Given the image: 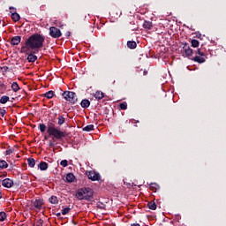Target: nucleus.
Wrapping results in <instances>:
<instances>
[{
  "label": "nucleus",
  "instance_id": "nucleus-10",
  "mask_svg": "<svg viewBox=\"0 0 226 226\" xmlns=\"http://www.w3.org/2000/svg\"><path fill=\"white\" fill-rule=\"evenodd\" d=\"M22 41V37L20 36H14L11 39L10 43L11 45H19V43H20V41Z\"/></svg>",
  "mask_w": 226,
  "mask_h": 226
},
{
  "label": "nucleus",
  "instance_id": "nucleus-8",
  "mask_svg": "<svg viewBox=\"0 0 226 226\" xmlns=\"http://www.w3.org/2000/svg\"><path fill=\"white\" fill-rule=\"evenodd\" d=\"M184 50H185V54L187 57H190V56H192V54H193V49H192V48H190V45H188V43L185 44Z\"/></svg>",
  "mask_w": 226,
  "mask_h": 226
},
{
  "label": "nucleus",
  "instance_id": "nucleus-11",
  "mask_svg": "<svg viewBox=\"0 0 226 226\" xmlns=\"http://www.w3.org/2000/svg\"><path fill=\"white\" fill-rule=\"evenodd\" d=\"M11 89L13 93H19V91H20V87L19 86V83L14 81L11 86Z\"/></svg>",
  "mask_w": 226,
  "mask_h": 226
},
{
  "label": "nucleus",
  "instance_id": "nucleus-38",
  "mask_svg": "<svg viewBox=\"0 0 226 226\" xmlns=\"http://www.w3.org/2000/svg\"><path fill=\"white\" fill-rule=\"evenodd\" d=\"M0 116L1 117H4V116H6V109H4V108H0Z\"/></svg>",
  "mask_w": 226,
  "mask_h": 226
},
{
  "label": "nucleus",
  "instance_id": "nucleus-53",
  "mask_svg": "<svg viewBox=\"0 0 226 226\" xmlns=\"http://www.w3.org/2000/svg\"><path fill=\"white\" fill-rule=\"evenodd\" d=\"M0 24H1V20H0Z\"/></svg>",
  "mask_w": 226,
  "mask_h": 226
},
{
  "label": "nucleus",
  "instance_id": "nucleus-2",
  "mask_svg": "<svg viewBox=\"0 0 226 226\" xmlns=\"http://www.w3.org/2000/svg\"><path fill=\"white\" fill-rule=\"evenodd\" d=\"M47 133L49 135V137H54V139H56V140H63V139L66 137V132L56 128V124L52 122L48 123Z\"/></svg>",
  "mask_w": 226,
  "mask_h": 226
},
{
  "label": "nucleus",
  "instance_id": "nucleus-13",
  "mask_svg": "<svg viewBox=\"0 0 226 226\" xmlns=\"http://www.w3.org/2000/svg\"><path fill=\"white\" fill-rule=\"evenodd\" d=\"M80 105L82 109H88V107L91 105V102L87 99H83L80 102Z\"/></svg>",
  "mask_w": 226,
  "mask_h": 226
},
{
  "label": "nucleus",
  "instance_id": "nucleus-49",
  "mask_svg": "<svg viewBox=\"0 0 226 226\" xmlns=\"http://www.w3.org/2000/svg\"><path fill=\"white\" fill-rule=\"evenodd\" d=\"M10 10H15V8H13V7H10Z\"/></svg>",
  "mask_w": 226,
  "mask_h": 226
},
{
  "label": "nucleus",
  "instance_id": "nucleus-16",
  "mask_svg": "<svg viewBox=\"0 0 226 226\" xmlns=\"http://www.w3.org/2000/svg\"><path fill=\"white\" fill-rule=\"evenodd\" d=\"M65 179L67 183H73V181H75V175H73V173H68Z\"/></svg>",
  "mask_w": 226,
  "mask_h": 226
},
{
  "label": "nucleus",
  "instance_id": "nucleus-35",
  "mask_svg": "<svg viewBox=\"0 0 226 226\" xmlns=\"http://www.w3.org/2000/svg\"><path fill=\"white\" fill-rule=\"evenodd\" d=\"M0 88H1V91H6V89H8V86H6L4 82L0 80Z\"/></svg>",
  "mask_w": 226,
  "mask_h": 226
},
{
  "label": "nucleus",
  "instance_id": "nucleus-34",
  "mask_svg": "<svg viewBox=\"0 0 226 226\" xmlns=\"http://www.w3.org/2000/svg\"><path fill=\"white\" fill-rule=\"evenodd\" d=\"M191 43H192V47H193L194 49H197V47H199L200 45L199 41H197L196 39L192 40Z\"/></svg>",
  "mask_w": 226,
  "mask_h": 226
},
{
  "label": "nucleus",
  "instance_id": "nucleus-31",
  "mask_svg": "<svg viewBox=\"0 0 226 226\" xmlns=\"http://www.w3.org/2000/svg\"><path fill=\"white\" fill-rule=\"evenodd\" d=\"M119 108L120 110H126V109H128V103L126 102H121Z\"/></svg>",
  "mask_w": 226,
  "mask_h": 226
},
{
  "label": "nucleus",
  "instance_id": "nucleus-36",
  "mask_svg": "<svg viewBox=\"0 0 226 226\" xmlns=\"http://www.w3.org/2000/svg\"><path fill=\"white\" fill-rule=\"evenodd\" d=\"M4 220H6V213L0 212V222H4Z\"/></svg>",
  "mask_w": 226,
  "mask_h": 226
},
{
  "label": "nucleus",
  "instance_id": "nucleus-27",
  "mask_svg": "<svg viewBox=\"0 0 226 226\" xmlns=\"http://www.w3.org/2000/svg\"><path fill=\"white\" fill-rule=\"evenodd\" d=\"M45 98H48V100H50L54 98V91L50 90L44 94Z\"/></svg>",
  "mask_w": 226,
  "mask_h": 226
},
{
  "label": "nucleus",
  "instance_id": "nucleus-46",
  "mask_svg": "<svg viewBox=\"0 0 226 226\" xmlns=\"http://www.w3.org/2000/svg\"><path fill=\"white\" fill-rule=\"evenodd\" d=\"M143 75H147V71H144Z\"/></svg>",
  "mask_w": 226,
  "mask_h": 226
},
{
  "label": "nucleus",
  "instance_id": "nucleus-19",
  "mask_svg": "<svg viewBox=\"0 0 226 226\" xmlns=\"http://www.w3.org/2000/svg\"><path fill=\"white\" fill-rule=\"evenodd\" d=\"M11 19L13 20V22H19V20H20V15L17 12H13L11 15Z\"/></svg>",
  "mask_w": 226,
  "mask_h": 226
},
{
  "label": "nucleus",
  "instance_id": "nucleus-14",
  "mask_svg": "<svg viewBox=\"0 0 226 226\" xmlns=\"http://www.w3.org/2000/svg\"><path fill=\"white\" fill-rule=\"evenodd\" d=\"M38 169H40V170H47V169H49V163L46 162H41L38 164Z\"/></svg>",
  "mask_w": 226,
  "mask_h": 226
},
{
  "label": "nucleus",
  "instance_id": "nucleus-7",
  "mask_svg": "<svg viewBox=\"0 0 226 226\" xmlns=\"http://www.w3.org/2000/svg\"><path fill=\"white\" fill-rule=\"evenodd\" d=\"M14 183L11 178H4L2 181V186L4 188H11L13 186Z\"/></svg>",
  "mask_w": 226,
  "mask_h": 226
},
{
  "label": "nucleus",
  "instance_id": "nucleus-40",
  "mask_svg": "<svg viewBox=\"0 0 226 226\" xmlns=\"http://www.w3.org/2000/svg\"><path fill=\"white\" fill-rule=\"evenodd\" d=\"M60 165H61L62 167H68V161H66V160L61 161V162H60Z\"/></svg>",
  "mask_w": 226,
  "mask_h": 226
},
{
  "label": "nucleus",
  "instance_id": "nucleus-24",
  "mask_svg": "<svg viewBox=\"0 0 226 226\" xmlns=\"http://www.w3.org/2000/svg\"><path fill=\"white\" fill-rule=\"evenodd\" d=\"M49 201L50 202V204H59V200L57 199L56 196L52 195L49 199Z\"/></svg>",
  "mask_w": 226,
  "mask_h": 226
},
{
  "label": "nucleus",
  "instance_id": "nucleus-21",
  "mask_svg": "<svg viewBox=\"0 0 226 226\" xmlns=\"http://www.w3.org/2000/svg\"><path fill=\"white\" fill-rule=\"evenodd\" d=\"M127 47L128 49H137V42H135V41H127Z\"/></svg>",
  "mask_w": 226,
  "mask_h": 226
},
{
  "label": "nucleus",
  "instance_id": "nucleus-41",
  "mask_svg": "<svg viewBox=\"0 0 226 226\" xmlns=\"http://www.w3.org/2000/svg\"><path fill=\"white\" fill-rule=\"evenodd\" d=\"M36 226H43V220L42 219H39L36 222Z\"/></svg>",
  "mask_w": 226,
  "mask_h": 226
},
{
  "label": "nucleus",
  "instance_id": "nucleus-4",
  "mask_svg": "<svg viewBox=\"0 0 226 226\" xmlns=\"http://www.w3.org/2000/svg\"><path fill=\"white\" fill-rule=\"evenodd\" d=\"M62 96H64L66 102H69V103H72V105H75L76 102L79 101V98L77 97V94L72 91H64L62 94Z\"/></svg>",
  "mask_w": 226,
  "mask_h": 226
},
{
  "label": "nucleus",
  "instance_id": "nucleus-37",
  "mask_svg": "<svg viewBox=\"0 0 226 226\" xmlns=\"http://www.w3.org/2000/svg\"><path fill=\"white\" fill-rule=\"evenodd\" d=\"M70 211H72V208L70 207H65L64 209H62V215H68V213H70Z\"/></svg>",
  "mask_w": 226,
  "mask_h": 226
},
{
  "label": "nucleus",
  "instance_id": "nucleus-32",
  "mask_svg": "<svg viewBox=\"0 0 226 226\" xmlns=\"http://www.w3.org/2000/svg\"><path fill=\"white\" fill-rule=\"evenodd\" d=\"M38 128L41 133H45V130H47V125H45V124H40Z\"/></svg>",
  "mask_w": 226,
  "mask_h": 226
},
{
  "label": "nucleus",
  "instance_id": "nucleus-12",
  "mask_svg": "<svg viewBox=\"0 0 226 226\" xmlns=\"http://www.w3.org/2000/svg\"><path fill=\"white\" fill-rule=\"evenodd\" d=\"M94 96L96 100H102V98H105V94L102 91H96Z\"/></svg>",
  "mask_w": 226,
  "mask_h": 226
},
{
  "label": "nucleus",
  "instance_id": "nucleus-20",
  "mask_svg": "<svg viewBox=\"0 0 226 226\" xmlns=\"http://www.w3.org/2000/svg\"><path fill=\"white\" fill-rule=\"evenodd\" d=\"M143 27H144V29H149V30L153 29V22H151V21H145L143 23Z\"/></svg>",
  "mask_w": 226,
  "mask_h": 226
},
{
  "label": "nucleus",
  "instance_id": "nucleus-5",
  "mask_svg": "<svg viewBox=\"0 0 226 226\" xmlns=\"http://www.w3.org/2000/svg\"><path fill=\"white\" fill-rule=\"evenodd\" d=\"M86 175L91 181H100V179H102L100 173L94 170L86 171Z\"/></svg>",
  "mask_w": 226,
  "mask_h": 226
},
{
  "label": "nucleus",
  "instance_id": "nucleus-29",
  "mask_svg": "<svg viewBox=\"0 0 226 226\" xmlns=\"http://www.w3.org/2000/svg\"><path fill=\"white\" fill-rule=\"evenodd\" d=\"M0 169H8V162L4 160H0Z\"/></svg>",
  "mask_w": 226,
  "mask_h": 226
},
{
  "label": "nucleus",
  "instance_id": "nucleus-42",
  "mask_svg": "<svg viewBox=\"0 0 226 226\" xmlns=\"http://www.w3.org/2000/svg\"><path fill=\"white\" fill-rule=\"evenodd\" d=\"M8 176V173L6 172H0V177H6Z\"/></svg>",
  "mask_w": 226,
  "mask_h": 226
},
{
  "label": "nucleus",
  "instance_id": "nucleus-52",
  "mask_svg": "<svg viewBox=\"0 0 226 226\" xmlns=\"http://www.w3.org/2000/svg\"><path fill=\"white\" fill-rule=\"evenodd\" d=\"M44 139H45V140H47V137H45Z\"/></svg>",
  "mask_w": 226,
  "mask_h": 226
},
{
  "label": "nucleus",
  "instance_id": "nucleus-1",
  "mask_svg": "<svg viewBox=\"0 0 226 226\" xmlns=\"http://www.w3.org/2000/svg\"><path fill=\"white\" fill-rule=\"evenodd\" d=\"M43 43H45V36L41 34H34L26 40L20 52L23 54L27 50H34V54H38L40 49H43Z\"/></svg>",
  "mask_w": 226,
  "mask_h": 226
},
{
  "label": "nucleus",
  "instance_id": "nucleus-43",
  "mask_svg": "<svg viewBox=\"0 0 226 226\" xmlns=\"http://www.w3.org/2000/svg\"><path fill=\"white\" fill-rule=\"evenodd\" d=\"M56 145L54 144V142L49 141V147H54Z\"/></svg>",
  "mask_w": 226,
  "mask_h": 226
},
{
  "label": "nucleus",
  "instance_id": "nucleus-51",
  "mask_svg": "<svg viewBox=\"0 0 226 226\" xmlns=\"http://www.w3.org/2000/svg\"><path fill=\"white\" fill-rule=\"evenodd\" d=\"M67 34H70V32H67Z\"/></svg>",
  "mask_w": 226,
  "mask_h": 226
},
{
  "label": "nucleus",
  "instance_id": "nucleus-22",
  "mask_svg": "<svg viewBox=\"0 0 226 226\" xmlns=\"http://www.w3.org/2000/svg\"><path fill=\"white\" fill-rule=\"evenodd\" d=\"M8 102H10V97L8 95H3L0 98V103H2V105H4L5 103H8Z\"/></svg>",
  "mask_w": 226,
  "mask_h": 226
},
{
  "label": "nucleus",
  "instance_id": "nucleus-44",
  "mask_svg": "<svg viewBox=\"0 0 226 226\" xmlns=\"http://www.w3.org/2000/svg\"><path fill=\"white\" fill-rule=\"evenodd\" d=\"M131 226H140V224H139V223H132V224H131Z\"/></svg>",
  "mask_w": 226,
  "mask_h": 226
},
{
  "label": "nucleus",
  "instance_id": "nucleus-25",
  "mask_svg": "<svg viewBox=\"0 0 226 226\" xmlns=\"http://www.w3.org/2000/svg\"><path fill=\"white\" fill-rule=\"evenodd\" d=\"M147 207H148V209H151L152 211H155L157 206L154 201H150L147 203Z\"/></svg>",
  "mask_w": 226,
  "mask_h": 226
},
{
  "label": "nucleus",
  "instance_id": "nucleus-47",
  "mask_svg": "<svg viewBox=\"0 0 226 226\" xmlns=\"http://www.w3.org/2000/svg\"><path fill=\"white\" fill-rule=\"evenodd\" d=\"M0 199H3V193L0 192Z\"/></svg>",
  "mask_w": 226,
  "mask_h": 226
},
{
  "label": "nucleus",
  "instance_id": "nucleus-17",
  "mask_svg": "<svg viewBox=\"0 0 226 226\" xmlns=\"http://www.w3.org/2000/svg\"><path fill=\"white\" fill-rule=\"evenodd\" d=\"M149 188L152 192H158V190H160V185L156 183H151Z\"/></svg>",
  "mask_w": 226,
  "mask_h": 226
},
{
  "label": "nucleus",
  "instance_id": "nucleus-33",
  "mask_svg": "<svg viewBox=\"0 0 226 226\" xmlns=\"http://www.w3.org/2000/svg\"><path fill=\"white\" fill-rule=\"evenodd\" d=\"M13 153H15V148H8V149L4 152V155H5V156H10V154H13Z\"/></svg>",
  "mask_w": 226,
  "mask_h": 226
},
{
  "label": "nucleus",
  "instance_id": "nucleus-30",
  "mask_svg": "<svg viewBox=\"0 0 226 226\" xmlns=\"http://www.w3.org/2000/svg\"><path fill=\"white\" fill-rule=\"evenodd\" d=\"M0 70H1V72L3 73V75H6V73H8L10 72V67H8V66H2L0 68Z\"/></svg>",
  "mask_w": 226,
  "mask_h": 226
},
{
  "label": "nucleus",
  "instance_id": "nucleus-45",
  "mask_svg": "<svg viewBox=\"0 0 226 226\" xmlns=\"http://www.w3.org/2000/svg\"><path fill=\"white\" fill-rule=\"evenodd\" d=\"M57 218H61V213L56 214Z\"/></svg>",
  "mask_w": 226,
  "mask_h": 226
},
{
  "label": "nucleus",
  "instance_id": "nucleus-18",
  "mask_svg": "<svg viewBox=\"0 0 226 226\" xmlns=\"http://www.w3.org/2000/svg\"><path fill=\"white\" fill-rule=\"evenodd\" d=\"M192 61H194L195 63H200V64H202V63H206V58L196 56L193 57Z\"/></svg>",
  "mask_w": 226,
  "mask_h": 226
},
{
  "label": "nucleus",
  "instance_id": "nucleus-28",
  "mask_svg": "<svg viewBox=\"0 0 226 226\" xmlns=\"http://www.w3.org/2000/svg\"><path fill=\"white\" fill-rule=\"evenodd\" d=\"M94 130V124H88L83 128V132H93Z\"/></svg>",
  "mask_w": 226,
  "mask_h": 226
},
{
  "label": "nucleus",
  "instance_id": "nucleus-23",
  "mask_svg": "<svg viewBox=\"0 0 226 226\" xmlns=\"http://www.w3.org/2000/svg\"><path fill=\"white\" fill-rule=\"evenodd\" d=\"M27 163L31 169H34V165H36V161L34 160V158H28Z\"/></svg>",
  "mask_w": 226,
  "mask_h": 226
},
{
  "label": "nucleus",
  "instance_id": "nucleus-3",
  "mask_svg": "<svg viewBox=\"0 0 226 226\" xmlns=\"http://www.w3.org/2000/svg\"><path fill=\"white\" fill-rule=\"evenodd\" d=\"M93 193L94 192L89 187L81 188L76 192V199L79 200H91L93 199Z\"/></svg>",
  "mask_w": 226,
  "mask_h": 226
},
{
  "label": "nucleus",
  "instance_id": "nucleus-39",
  "mask_svg": "<svg viewBox=\"0 0 226 226\" xmlns=\"http://www.w3.org/2000/svg\"><path fill=\"white\" fill-rule=\"evenodd\" d=\"M196 54H198V56H201V57H204V56H206V54L202 52L200 49H197Z\"/></svg>",
  "mask_w": 226,
  "mask_h": 226
},
{
  "label": "nucleus",
  "instance_id": "nucleus-48",
  "mask_svg": "<svg viewBox=\"0 0 226 226\" xmlns=\"http://www.w3.org/2000/svg\"><path fill=\"white\" fill-rule=\"evenodd\" d=\"M72 223H74V225H77V222H75V221H72Z\"/></svg>",
  "mask_w": 226,
  "mask_h": 226
},
{
  "label": "nucleus",
  "instance_id": "nucleus-26",
  "mask_svg": "<svg viewBox=\"0 0 226 226\" xmlns=\"http://www.w3.org/2000/svg\"><path fill=\"white\" fill-rule=\"evenodd\" d=\"M57 119H58L57 124H59V126H62V124H64L66 121V118H64V117L61 115L58 116Z\"/></svg>",
  "mask_w": 226,
  "mask_h": 226
},
{
  "label": "nucleus",
  "instance_id": "nucleus-6",
  "mask_svg": "<svg viewBox=\"0 0 226 226\" xmlns=\"http://www.w3.org/2000/svg\"><path fill=\"white\" fill-rule=\"evenodd\" d=\"M49 36H51V38H61V36H63V33H61V29L56 27V26H51L49 28Z\"/></svg>",
  "mask_w": 226,
  "mask_h": 226
},
{
  "label": "nucleus",
  "instance_id": "nucleus-50",
  "mask_svg": "<svg viewBox=\"0 0 226 226\" xmlns=\"http://www.w3.org/2000/svg\"><path fill=\"white\" fill-rule=\"evenodd\" d=\"M137 29V27H134V28H132V31H135Z\"/></svg>",
  "mask_w": 226,
  "mask_h": 226
},
{
  "label": "nucleus",
  "instance_id": "nucleus-9",
  "mask_svg": "<svg viewBox=\"0 0 226 226\" xmlns=\"http://www.w3.org/2000/svg\"><path fill=\"white\" fill-rule=\"evenodd\" d=\"M26 59L28 63H35V61H38V56L34 55V51H33V53L28 54Z\"/></svg>",
  "mask_w": 226,
  "mask_h": 226
},
{
  "label": "nucleus",
  "instance_id": "nucleus-15",
  "mask_svg": "<svg viewBox=\"0 0 226 226\" xmlns=\"http://www.w3.org/2000/svg\"><path fill=\"white\" fill-rule=\"evenodd\" d=\"M43 204V200H36L34 202V207H35V209H41V206Z\"/></svg>",
  "mask_w": 226,
  "mask_h": 226
}]
</instances>
